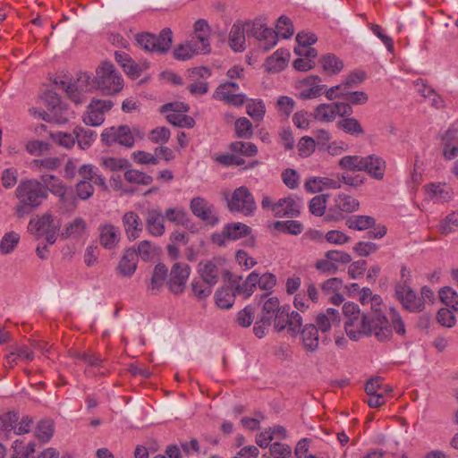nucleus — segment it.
Here are the masks:
<instances>
[{
  "label": "nucleus",
  "instance_id": "54",
  "mask_svg": "<svg viewBox=\"0 0 458 458\" xmlns=\"http://www.w3.org/2000/svg\"><path fill=\"white\" fill-rule=\"evenodd\" d=\"M276 28V34H277V38L282 37L284 38H289L294 32L291 20L284 15L278 18Z\"/></svg>",
  "mask_w": 458,
  "mask_h": 458
},
{
  "label": "nucleus",
  "instance_id": "35",
  "mask_svg": "<svg viewBox=\"0 0 458 458\" xmlns=\"http://www.w3.org/2000/svg\"><path fill=\"white\" fill-rule=\"evenodd\" d=\"M86 230V221L82 217L77 216L65 225L64 230L62 232L61 235L64 238L78 239L83 235Z\"/></svg>",
  "mask_w": 458,
  "mask_h": 458
},
{
  "label": "nucleus",
  "instance_id": "50",
  "mask_svg": "<svg viewBox=\"0 0 458 458\" xmlns=\"http://www.w3.org/2000/svg\"><path fill=\"white\" fill-rule=\"evenodd\" d=\"M201 54L200 52H197L196 46L191 42V40L185 44H182L178 46L174 51V55L176 59L185 61L191 58L195 55Z\"/></svg>",
  "mask_w": 458,
  "mask_h": 458
},
{
  "label": "nucleus",
  "instance_id": "53",
  "mask_svg": "<svg viewBox=\"0 0 458 458\" xmlns=\"http://www.w3.org/2000/svg\"><path fill=\"white\" fill-rule=\"evenodd\" d=\"M441 301L454 310H458V293L451 287H444L439 292Z\"/></svg>",
  "mask_w": 458,
  "mask_h": 458
},
{
  "label": "nucleus",
  "instance_id": "48",
  "mask_svg": "<svg viewBox=\"0 0 458 458\" xmlns=\"http://www.w3.org/2000/svg\"><path fill=\"white\" fill-rule=\"evenodd\" d=\"M288 311L289 308L285 309L286 327L292 335H297L302 328V318L296 311H292L291 313Z\"/></svg>",
  "mask_w": 458,
  "mask_h": 458
},
{
  "label": "nucleus",
  "instance_id": "52",
  "mask_svg": "<svg viewBox=\"0 0 458 458\" xmlns=\"http://www.w3.org/2000/svg\"><path fill=\"white\" fill-rule=\"evenodd\" d=\"M20 241V235L14 232L6 233L0 242V251L2 254L11 253L17 246Z\"/></svg>",
  "mask_w": 458,
  "mask_h": 458
},
{
  "label": "nucleus",
  "instance_id": "1",
  "mask_svg": "<svg viewBox=\"0 0 458 458\" xmlns=\"http://www.w3.org/2000/svg\"><path fill=\"white\" fill-rule=\"evenodd\" d=\"M388 318L386 316L377 315L369 318L364 313L348 318L344 323L347 335L353 341L367 335H374L378 341L389 340L393 335V328L400 335L405 334V326L399 312L394 308H390Z\"/></svg>",
  "mask_w": 458,
  "mask_h": 458
},
{
  "label": "nucleus",
  "instance_id": "27",
  "mask_svg": "<svg viewBox=\"0 0 458 458\" xmlns=\"http://www.w3.org/2000/svg\"><path fill=\"white\" fill-rule=\"evenodd\" d=\"M339 323V311L332 308L327 309L323 313H319L316 318V327L322 334L327 333L333 326H337Z\"/></svg>",
  "mask_w": 458,
  "mask_h": 458
},
{
  "label": "nucleus",
  "instance_id": "55",
  "mask_svg": "<svg viewBox=\"0 0 458 458\" xmlns=\"http://www.w3.org/2000/svg\"><path fill=\"white\" fill-rule=\"evenodd\" d=\"M74 133L78 144L82 149L89 148L94 140L95 133L89 129L77 127L74 129Z\"/></svg>",
  "mask_w": 458,
  "mask_h": 458
},
{
  "label": "nucleus",
  "instance_id": "13",
  "mask_svg": "<svg viewBox=\"0 0 458 458\" xmlns=\"http://www.w3.org/2000/svg\"><path fill=\"white\" fill-rule=\"evenodd\" d=\"M295 89L298 91V97L301 99L307 100L320 97L326 89V85L321 84L320 77L310 75L298 81Z\"/></svg>",
  "mask_w": 458,
  "mask_h": 458
},
{
  "label": "nucleus",
  "instance_id": "26",
  "mask_svg": "<svg viewBox=\"0 0 458 458\" xmlns=\"http://www.w3.org/2000/svg\"><path fill=\"white\" fill-rule=\"evenodd\" d=\"M100 244L106 249L114 248L120 240V230L118 227L110 225H101L98 228Z\"/></svg>",
  "mask_w": 458,
  "mask_h": 458
},
{
  "label": "nucleus",
  "instance_id": "40",
  "mask_svg": "<svg viewBox=\"0 0 458 458\" xmlns=\"http://www.w3.org/2000/svg\"><path fill=\"white\" fill-rule=\"evenodd\" d=\"M250 228L243 223H231L225 225V233L229 241H236L250 233Z\"/></svg>",
  "mask_w": 458,
  "mask_h": 458
},
{
  "label": "nucleus",
  "instance_id": "5",
  "mask_svg": "<svg viewBox=\"0 0 458 458\" xmlns=\"http://www.w3.org/2000/svg\"><path fill=\"white\" fill-rule=\"evenodd\" d=\"M261 208L270 210L276 217H296L300 215L301 202L292 196L279 199L274 202L267 195H263Z\"/></svg>",
  "mask_w": 458,
  "mask_h": 458
},
{
  "label": "nucleus",
  "instance_id": "34",
  "mask_svg": "<svg viewBox=\"0 0 458 458\" xmlns=\"http://www.w3.org/2000/svg\"><path fill=\"white\" fill-rule=\"evenodd\" d=\"M34 359L33 352L27 346H17L13 348L6 356L7 363L13 367L19 361L30 362Z\"/></svg>",
  "mask_w": 458,
  "mask_h": 458
},
{
  "label": "nucleus",
  "instance_id": "31",
  "mask_svg": "<svg viewBox=\"0 0 458 458\" xmlns=\"http://www.w3.org/2000/svg\"><path fill=\"white\" fill-rule=\"evenodd\" d=\"M290 54L287 50L278 49L266 60V68L269 72L283 71L288 63Z\"/></svg>",
  "mask_w": 458,
  "mask_h": 458
},
{
  "label": "nucleus",
  "instance_id": "61",
  "mask_svg": "<svg viewBox=\"0 0 458 458\" xmlns=\"http://www.w3.org/2000/svg\"><path fill=\"white\" fill-rule=\"evenodd\" d=\"M458 227V210L447 215L439 225V232L443 234H448Z\"/></svg>",
  "mask_w": 458,
  "mask_h": 458
},
{
  "label": "nucleus",
  "instance_id": "62",
  "mask_svg": "<svg viewBox=\"0 0 458 458\" xmlns=\"http://www.w3.org/2000/svg\"><path fill=\"white\" fill-rule=\"evenodd\" d=\"M235 132L237 137L249 139L252 135V124L246 117H241L235 122Z\"/></svg>",
  "mask_w": 458,
  "mask_h": 458
},
{
  "label": "nucleus",
  "instance_id": "37",
  "mask_svg": "<svg viewBox=\"0 0 458 458\" xmlns=\"http://www.w3.org/2000/svg\"><path fill=\"white\" fill-rule=\"evenodd\" d=\"M443 154L447 159L458 156V135L453 131H447L443 138Z\"/></svg>",
  "mask_w": 458,
  "mask_h": 458
},
{
  "label": "nucleus",
  "instance_id": "51",
  "mask_svg": "<svg viewBox=\"0 0 458 458\" xmlns=\"http://www.w3.org/2000/svg\"><path fill=\"white\" fill-rule=\"evenodd\" d=\"M257 284L258 273L254 271L248 276L242 284L237 285L235 291L237 293L243 294L245 298H248L251 295Z\"/></svg>",
  "mask_w": 458,
  "mask_h": 458
},
{
  "label": "nucleus",
  "instance_id": "45",
  "mask_svg": "<svg viewBox=\"0 0 458 458\" xmlns=\"http://www.w3.org/2000/svg\"><path fill=\"white\" fill-rule=\"evenodd\" d=\"M339 129L351 135H360L364 130L360 122L354 117H347L340 120L337 123Z\"/></svg>",
  "mask_w": 458,
  "mask_h": 458
},
{
  "label": "nucleus",
  "instance_id": "43",
  "mask_svg": "<svg viewBox=\"0 0 458 458\" xmlns=\"http://www.w3.org/2000/svg\"><path fill=\"white\" fill-rule=\"evenodd\" d=\"M313 114L316 120L323 123H331L336 118L333 103L318 105Z\"/></svg>",
  "mask_w": 458,
  "mask_h": 458
},
{
  "label": "nucleus",
  "instance_id": "57",
  "mask_svg": "<svg viewBox=\"0 0 458 458\" xmlns=\"http://www.w3.org/2000/svg\"><path fill=\"white\" fill-rule=\"evenodd\" d=\"M230 149L246 157H253L258 153L257 146L251 142L234 141L231 143Z\"/></svg>",
  "mask_w": 458,
  "mask_h": 458
},
{
  "label": "nucleus",
  "instance_id": "33",
  "mask_svg": "<svg viewBox=\"0 0 458 458\" xmlns=\"http://www.w3.org/2000/svg\"><path fill=\"white\" fill-rule=\"evenodd\" d=\"M283 308H280L279 300L276 297H271L267 300L262 308V315L260 322L265 326H270L272 319L281 312Z\"/></svg>",
  "mask_w": 458,
  "mask_h": 458
},
{
  "label": "nucleus",
  "instance_id": "25",
  "mask_svg": "<svg viewBox=\"0 0 458 458\" xmlns=\"http://www.w3.org/2000/svg\"><path fill=\"white\" fill-rule=\"evenodd\" d=\"M138 262V255L135 250L127 249L118 266L117 271L123 277H131L136 271Z\"/></svg>",
  "mask_w": 458,
  "mask_h": 458
},
{
  "label": "nucleus",
  "instance_id": "36",
  "mask_svg": "<svg viewBox=\"0 0 458 458\" xmlns=\"http://www.w3.org/2000/svg\"><path fill=\"white\" fill-rule=\"evenodd\" d=\"M213 287L214 285L209 284V283L206 282L205 280L199 277H195L191 283V295L198 301H203L210 296L213 291Z\"/></svg>",
  "mask_w": 458,
  "mask_h": 458
},
{
  "label": "nucleus",
  "instance_id": "64",
  "mask_svg": "<svg viewBox=\"0 0 458 458\" xmlns=\"http://www.w3.org/2000/svg\"><path fill=\"white\" fill-rule=\"evenodd\" d=\"M246 111L251 118L259 121L265 114V105L261 100H251L247 104Z\"/></svg>",
  "mask_w": 458,
  "mask_h": 458
},
{
  "label": "nucleus",
  "instance_id": "39",
  "mask_svg": "<svg viewBox=\"0 0 458 458\" xmlns=\"http://www.w3.org/2000/svg\"><path fill=\"white\" fill-rule=\"evenodd\" d=\"M323 70L329 75L338 74L344 69V63L333 54H327L320 59Z\"/></svg>",
  "mask_w": 458,
  "mask_h": 458
},
{
  "label": "nucleus",
  "instance_id": "29",
  "mask_svg": "<svg viewBox=\"0 0 458 458\" xmlns=\"http://www.w3.org/2000/svg\"><path fill=\"white\" fill-rule=\"evenodd\" d=\"M165 217L160 210L151 209L147 213L146 227L153 236H161L165 233Z\"/></svg>",
  "mask_w": 458,
  "mask_h": 458
},
{
  "label": "nucleus",
  "instance_id": "2",
  "mask_svg": "<svg viewBox=\"0 0 458 458\" xmlns=\"http://www.w3.org/2000/svg\"><path fill=\"white\" fill-rule=\"evenodd\" d=\"M60 85L75 104H81L84 101L81 91H91L98 88L105 95H114L123 89V80L113 64L103 62L96 70L95 81L87 73H83L80 75L75 84L61 81Z\"/></svg>",
  "mask_w": 458,
  "mask_h": 458
},
{
  "label": "nucleus",
  "instance_id": "19",
  "mask_svg": "<svg viewBox=\"0 0 458 458\" xmlns=\"http://www.w3.org/2000/svg\"><path fill=\"white\" fill-rule=\"evenodd\" d=\"M306 352H315L319 347L318 329L314 324H306L298 334Z\"/></svg>",
  "mask_w": 458,
  "mask_h": 458
},
{
  "label": "nucleus",
  "instance_id": "46",
  "mask_svg": "<svg viewBox=\"0 0 458 458\" xmlns=\"http://www.w3.org/2000/svg\"><path fill=\"white\" fill-rule=\"evenodd\" d=\"M216 305L221 309H229L234 301V293L228 287H223L215 293Z\"/></svg>",
  "mask_w": 458,
  "mask_h": 458
},
{
  "label": "nucleus",
  "instance_id": "24",
  "mask_svg": "<svg viewBox=\"0 0 458 458\" xmlns=\"http://www.w3.org/2000/svg\"><path fill=\"white\" fill-rule=\"evenodd\" d=\"M123 224L129 240H135L140 237L143 225L137 213L126 212L123 216Z\"/></svg>",
  "mask_w": 458,
  "mask_h": 458
},
{
  "label": "nucleus",
  "instance_id": "47",
  "mask_svg": "<svg viewBox=\"0 0 458 458\" xmlns=\"http://www.w3.org/2000/svg\"><path fill=\"white\" fill-rule=\"evenodd\" d=\"M54 433V422L51 420H42L36 428L37 438L43 442H48Z\"/></svg>",
  "mask_w": 458,
  "mask_h": 458
},
{
  "label": "nucleus",
  "instance_id": "30",
  "mask_svg": "<svg viewBox=\"0 0 458 458\" xmlns=\"http://www.w3.org/2000/svg\"><path fill=\"white\" fill-rule=\"evenodd\" d=\"M245 28L243 23L235 22L229 32V46L235 52H242L245 49Z\"/></svg>",
  "mask_w": 458,
  "mask_h": 458
},
{
  "label": "nucleus",
  "instance_id": "12",
  "mask_svg": "<svg viewBox=\"0 0 458 458\" xmlns=\"http://www.w3.org/2000/svg\"><path fill=\"white\" fill-rule=\"evenodd\" d=\"M360 203L353 197L342 193L338 194L334 199L332 206L326 216L328 221H336L343 217V213H352L359 208Z\"/></svg>",
  "mask_w": 458,
  "mask_h": 458
},
{
  "label": "nucleus",
  "instance_id": "4",
  "mask_svg": "<svg viewBox=\"0 0 458 458\" xmlns=\"http://www.w3.org/2000/svg\"><path fill=\"white\" fill-rule=\"evenodd\" d=\"M60 226V221L51 214L47 213L37 219H30L28 231L37 238L45 236L47 242L53 244L56 241Z\"/></svg>",
  "mask_w": 458,
  "mask_h": 458
},
{
  "label": "nucleus",
  "instance_id": "22",
  "mask_svg": "<svg viewBox=\"0 0 458 458\" xmlns=\"http://www.w3.org/2000/svg\"><path fill=\"white\" fill-rule=\"evenodd\" d=\"M363 172H366L370 177L376 180H382L385 176L386 164V161L376 154L365 157Z\"/></svg>",
  "mask_w": 458,
  "mask_h": 458
},
{
  "label": "nucleus",
  "instance_id": "8",
  "mask_svg": "<svg viewBox=\"0 0 458 458\" xmlns=\"http://www.w3.org/2000/svg\"><path fill=\"white\" fill-rule=\"evenodd\" d=\"M394 295L402 303L403 308L410 312H421L425 308L424 301L415 293L406 282L396 284L394 287Z\"/></svg>",
  "mask_w": 458,
  "mask_h": 458
},
{
  "label": "nucleus",
  "instance_id": "14",
  "mask_svg": "<svg viewBox=\"0 0 458 458\" xmlns=\"http://www.w3.org/2000/svg\"><path fill=\"white\" fill-rule=\"evenodd\" d=\"M113 106L111 100L93 99L83 115V122L87 125L99 126L105 121V114Z\"/></svg>",
  "mask_w": 458,
  "mask_h": 458
},
{
  "label": "nucleus",
  "instance_id": "32",
  "mask_svg": "<svg viewBox=\"0 0 458 458\" xmlns=\"http://www.w3.org/2000/svg\"><path fill=\"white\" fill-rule=\"evenodd\" d=\"M78 173L81 180H85L106 190L107 188L106 179L99 174L98 168L92 165H81Z\"/></svg>",
  "mask_w": 458,
  "mask_h": 458
},
{
  "label": "nucleus",
  "instance_id": "42",
  "mask_svg": "<svg viewBox=\"0 0 458 458\" xmlns=\"http://www.w3.org/2000/svg\"><path fill=\"white\" fill-rule=\"evenodd\" d=\"M376 221L373 216H352L346 221V225L350 229L363 231L375 225Z\"/></svg>",
  "mask_w": 458,
  "mask_h": 458
},
{
  "label": "nucleus",
  "instance_id": "10",
  "mask_svg": "<svg viewBox=\"0 0 458 458\" xmlns=\"http://www.w3.org/2000/svg\"><path fill=\"white\" fill-rule=\"evenodd\" d=\"M190 209L196 217L208 225L215 226L219 222L215 206L202 197H194L191 200Z\"/></svg>",
  "mask_w": 458,
  "mask_h": 458
},
{
  "label": "nucleus",
  "instance_id": "60",
  "mask_svg": "<svg viewBox=\"0 0 458 458\" xmlns=\"http://www.w3.org/2000/svg\"><path fill=\"white\" fill-rule=\"evenodd\" d=\"M327 195H317L313 197L310 202V211L317 216L324 215L327 208Z\"/></svg>",
  "mask_w": 458,
  "mask_h": 458
},
{
  "label": "nucleus",
  "instance_id": "18",
  "mask_svg": "<svg viewBox=\"0 0 458 458\" xmlns=\"http://www.w3.org/2000/svg\"><path fill=\"white\" fill-rule=\"evenodd\" d=\"M426 199L434 202H448L453 199V189L446 183L431 182L423 187Z\"/></svg>",
  "mask_w": 458,
  "mask_h": 458
},
{
  "label": "nucleus",
  "instance_id": "6",
  "mask_svg": "<svg viewBox=\"0 0 458 458\" xmlns=\"http://www.w3.org/2000/svg\"><path fill=\"white\" fill-rule=\"evenodd\" d=\"M227 207L231 212L246 216H253L257 209L254 196L246 186H241L233 191L227 199Z\"/></svg>",
  "mask_w": 458,
  "mask_h": 458
},
{
  "label": "nucleus",
  "instance_id": "59",
  "mask_svg": "<svg viewBox=\"0 0 458 458\" xmlns=\"http://www.w3.org/2000/svg\"><path fill=\"white\" fill-rule=\"evenodd\" d=\"M61 165V159L58 157H47L44 159H35L31 163V168L39 172L42 169L55 170Z\"/></svg>",
  "mask_w": 458,
  "mask_h": 458
},
{
  "label": "nucleus",
  "instance_id": "58",
  "mask_svg": "<svg viewBox=\"0 0 458 458\" xmlns=\"http://www.w3.org/2000/svg\"><path fill=\"white\" fill-rule=\"evenodd\" d=\"M360 301L361 304H371V309L377 310V306H380L382 299L379 295L373 294L371 290L368 287H364L360 292Z\"/></svg>",
  "mask_w": 458,
  "mask_h": 458
},
{
  "label": "nucleus",
  "instance_id": "9",
  "mask_svg": "<svg viewBox=\"0 0 458 458\" xmlns=\"http://www.w3.org/2000/svg\"><path fill=\"white\" fill-rule=\"evenodd\" d=\"M101 139L107 146L118 144L125 148H132L135 143L132 131L127 125L110 127L104 130L101 133Z\"/></svg>",
  "mask_w": 458,
  "mask_h": 458
},
{
  "label": "nucleus",
  "instance_id": "20",
  "mask_svg": "<svg viewBox=\"0 0 458 458\" xmlns=\"http://www.w3.org/2000/svg\"><path fill=\"white\" fill-rule=\"evenodd\" d=\"M211 75L209 69L206 67H196L191 71L190 77L193 81L188 87L193 95H203L208 91L206 80Z\"/></svg>",
  "mask_w": 458,
  "mask_h": 458
},
{
  "label": "nucleus",
  "instance_id": "16",
  "mask_svg": "<svg viewBox=\"0 0 458 458\" xmlns=\"http://www.w3.org/2000/svg\"><path fill=\"white\" fill-rule=\"evenodd\" d=\"M210 28L205 20H198L194 23V32L191 36V42H192L196 47L197 52L201 54H207L210 51Z\"/></svg>",
  "mask_w": 458,
  "mask_h": 458
},
{
  "label": "nucleus",
  "instance_id": "11",
  "mask_svg": "<svg viewBox=\"0 0 458 458\" xmlns=\"http://www.w3.org/2000/svg\"><path fill=\"white\" fill-rule=\"evenodd\" d=\"M191 275V267L188 264L176 262L173 265L166 284L174 294H181L184 292L186 282Z\"/></svg>",
  "mask_w": 458,
  "mask_h": 458
},
{
  "label": "nucleus",
  "instance_id": "56",
  "mask_svg": "<svg viewBox=\"0 0 458 458\" xmlns=\"http://www.w3.org/2000/svg\"><path fill=\"white\" fill-rule=\"evenodd\" d=\"M247 35L249 37H255L262 29H267V20L265 17H258L253 21H248L243 23Z\"/></svg>",
  "mask_w": 458,
  "mask_h": 458
},
{
  "label": "nucleus",
  "instance_id": "21",
  "mask_svg": "<svg viewBox=\"0 0 458 458\" xmlns=\"http://www.w3.org/2000/svg\"><path fill=\"white\" fill-rule=\"evenodd\" d=\"M304 187L310 193L319 192L327 189H339L341 188L340 175H337L336 178L313 177L307 180Z\"/></svg>",
  "mask_w": 458,
  "mask_h": 458
},
{
  "label": "nucleus",
  "instance_id": "49",
  "mask_svg": "<svg viewBox=\"0 0 458 458\" xmlns=\"http://www.w3.org/2000/svg\"><path fill=\"white\" fill-rule=\"evenodd\" d=\"M124 179L130 183L149 185L153 182L152 176L135 169H129L124 173Z\"/></svg>",
  "mask_w": 458,
  "mask_h": 458
},
{
  "label": "nucleus",
  "instance_id": "38",
  "mask_svg": "<svg viewBox=\"0 0 458 458\" xmlns=\"http://www.w3.org/2000/svg\"><path fill=\"white\" fill-rule=\"evenodd\" d=\"M254 38L259 42V47L265 52L273 48L277 43V34L271 28L262 29V31H259Z\"/></svg>",
  "mask_w": 458,
  "mask_h": 458
},
{
  "label": "nucleus",
  "instance_id": "23",
  "mask_svg": "<svg viewBox=\"0 0 458 458\" xmlns=\"http://www.w3.org/2000/svg\"><path fill=\"white\" fill-rule=\"evenodd\" d=\"M198 274L199 278L215 286L220 276L219 262L216 259L200 262L198 267Z\"/></svg>",
  "mask_w": 458,
  "mask_h": 458
},
{
  "label": "nucleus",
  "instance_id": "7",
  "mask_svg": "<svg viewBox=\"0 0 458 458\" xmlns=\"http://www.w3.org/2000/svg\"><path fill=\"white\" fill-rule=\"evenodd\" d=\"M139 46L149 52L165 53L172 45V31L164 29L158 36L150 33L139 34L136 38Z\"/></svg>",
  "mask_w": 458,
  "mask_h": 458
},
{
  "label": "nucleus",
  "instance_id": "28",
  "mask_svg": "<svg viewBox=\"0 0 458 458\" xmlns=\"http://www.w3.org/2000/svg\"><path fill=\"white\" fill-rule=\"evenodd\" d=\"M40 182L47 191H49L53 194L58 196L60 201H66L67 188L59 178L53 174H46L41 175Z\"/></svg>",
  "mask_w": 458,
  "mask_h": 458
},
{
  "label": "nucleus",
  "instance_id": "44",
  "mask_svg": "<svg viewBox=\"0 0 458 458\" xmlns=\"http://www.w3.org/2000/svg\"><path fill=\"white\" fill-rule=\"evenodd\" d=\"M365 157L360 156H344L339 160V166L342 169L349 171H363Z\"/></svg>",
  "mask_w": 458,
  "mask_h": 458
},
{
  "label": "nucleus",
  "instance_id": "3",
  "mask_svg": "<svg viewBox=\"0 0 458 458\" xmlns=\"http://www.w3.org/2000/svg\"><path fill=\"white\" fill-rule=\"evenodd\" d=\"M19 203L15 207V215L24 217L33 209L38 208L47 198V193L42 183L34 179L21 180L15 190Z\"/></svg>",
  "mask_w": 458,
  "mask_h": 458
},
{
  "label": "nucleus",
  "instance_id": "41",
  "mask_svg": "<svg viewBox=\"0 0 458 458\" xmlns=\"http://www.w3.org/2000/svg\"><path fill=\"white\" fill-rule=\"evenodd\" d=\"M168 269L164 264H157L154 270L151 277L148 289L153 293H157L163 286L165 279L167 278Z\"/></svg>",
  "mask_w": 458,
  "mask_h": 458
},
{
  "label": "nucleus",
  "instance_id": "17",
  "mask_svg": "<svg viewBox=\"0 0 458 458\" xmlns=\"http://www.w3.org/2000/svg\"><path fill=\"white\" fill-rule=\"evenodd\" d=\"M239 85L234 82H226L220 85L215 91V98L233 106H241L245 101V96L239 94Z\"/></svg>",
  "mask_w": 458,
  "mask_h": 458
},
{
  "label": "nucleus",
  "instance_id": "15",
  "mask_svg": "<svg viewBox=\"0 0 458 458\" xmlns=\"http://www.w3.org/2000/svg\"><path fill=\"white\" fill-rule=\"evenodd\" d=\"M50 98L51 102L48 104L49 113L39 112L38 116L48 122L57 123H67L70 119V113L66 106L60 102L59 98L55 94L52 95Z\"/></svg>",
  "mask_w": 458,
  "mask_h": 458
},
{
  "label": "nucleus",
  "instance_id": "63",
  "mask_svg": "<svg viewBox=\"0 0 458 458\" xmlns=\"http://www.w3.org/2000/svg\"><path fill=\"white\" fill-rule=\"evenodd\" d=\"M366 78V74L363 71H355L348 74L341 85L344 86V90H349L351 88L359 86Z\"/></svg>",
  "mask_w": 458,
  "mask_h": 458
}]
</instances>
